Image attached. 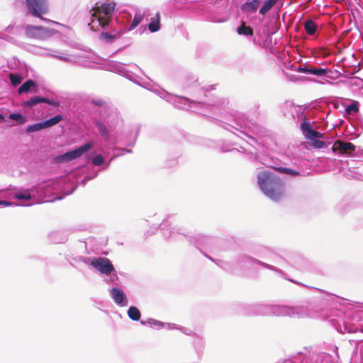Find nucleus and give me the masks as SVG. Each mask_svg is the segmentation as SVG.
<instances>
[{
  "mask_svg": "<svg viewBox=\"0 0 363 363\" xmlns=\"http://www.w3.org/2000/svg\"><path fill=\"white\" fill-rule=\"evenodd\" d=\"M92 267L106 276L115 272V267L112 262L104 257H94Z\"/></svg>",
  "mask_w": 363,
  "mask_h": 363,
  "instance_id": "a211bd4d",
  "label": "nucleus"
},
{
  "mask_svg": "<svg viewBox=\"0 0 363 363\" xmlns=\"http://www.w3.org/2000/svg\"><path fill=\"white\" fill-rule=\"evenodd\" d=\"M192 9L196 11V12H199L202 13L204 10L203 1L199 4H195L192 5Z\"/></svg>",
  "mask_w": 363,
  "mask_h": 363,
  "instance_id": "49530a36",
  "label": "nucleus"
},
{
  "mask_svg": "<svg viewBox=\"0 0 363 363\" xmlns=\"http://www.w3.org/2000/svg\"><path fill=\"white\" fill-rule=\"evenodd\" d=\"M243 313L248 316L258 315V303L247 304L243 307Z\"/></svg>",
  "mask_w": 363,
  "mask_h": 363,
  "instance_id": "7c9ffc66",
  "label": "nucleus"
},
{
  "mask_svg": "<svg viewBox=\"0 0 363 363\" xmlns=\"http://www.w3.org/2000/svg\"><path fill=\"white\" fill-rule=\"evenodd\" d=\"M157 230V228L155 226L150 227L149 230H147V234L148 235H151L152 234L155 233V232Z\"/></svg>",
  "mask_w": 363,
  "mask_h": 363,
  "instance_id": "4d7b16f0",
  "label": "nucleus"
},
{
  "mask_svg": "<svg viewBox=\"0 0 363 363\" xmlns=\"http://www.w3.org/2000/svg\"><path fill=\"white\" fill-rule=\"evenodd\" d=\"M206 258H208V259H210L212 262H215V263L218 267H220V268H222L223 269H224L225 271L230 272L233 269V265L226 261L221 260V259L214 260L212 257H211L210 256H208L207 255H206Z\"/></svg>",
  "mask_w": 363,
  "mask_h": 363,
  "instance_id": "473e14b6",
  "label": "nucleus"
},
{
  "mask_svg": "<svg viewBox=\"0 0 363 363\" xmlns=\"http://www.w3.org/2000/svg\"><path fill=\"white\" fill-rule=\"evenodd\" d=\"M201 341V338H198V337H196L194 341H193V343L194 345V346L198 348L199 346H200V342Z\"/></svg>",
  "mask_w": 363,
  "mask_h": 363,
  "instance_id": "052dcab7",
  "label": "nucleus"
},
{
  "mask_svg": "<svg viewBox=\"0 0 363 363\" xmlns=\"http://www.w3.org/2000/svg\"><path fill=\"white\" fill-rule=\"evenodd\" d=\"M38 89L36 82L32 79H26L19 87V94H28L35 92Z\"/></svg>",
  "mask_w": 363,
  "mask_h": 363,
  "instance_id": "5701e85b",
  "label": "nucleus"
},
{
  "mask_svg": "<svg viewBox=\"0 0 363 363\" xmlns=\"http://www.w3.org/2000/svg\"><path fill=\"white\" fill-rule=\"evenodd\" d=\"M23 28V26H15L13 23H11L7 27L5 28L4 31L11 34V35H17Z\"/></svg>",
  "mask_w": 363,
  "mask_h": 363,
  "instance_id": "4c0bfd02",
  "label": "nucleus"
},
{
  "mask_svg": "<svg viewBox=\"0 0 363 363\" xmlns=\"http://www.w3.org/2000/svg\"><path fill=\"white\" fill-rule=\"evenodd\" d=\"M182 333H184L185 335H191L192 333V331L189 329V328H184V327H182V326H179V329Z\"/></svg>",
  "mask_w": 363,
  "mask_h": 363,
  "instance_id": "5fc2aeb1",
  "label": "nucleus"
},
{
  "mask_svg": "<svg viewBox=\"0 0 363 363\" xmlns=\"http://www.w3.org/2000/svg\"><path fill=\"white\" fill-rule=\"evenodd\" d=\"M298 111H301V107H298Z\"/></svg>",
  "mask_w": 363,
  "mask_h": 363,
  "instance_id": "774afa93",
  "label": "nucleus"
},
{
  "mask_svg": "<svg viewBox=\"0 0 363 363\" xmlns=\"http://www.w3.org/2000/svg\"><path fill=\"white\" fill-rule=\"evenodd\" d=\"M24 29L26 36L29 38L44 40L60 33L58 30L54 28L30 24L26 25Z\"/></svg>",
  "mask_w": 363,
  "mask_h": 363,
  "instance_id": "2eb2a0df",
  "label": "nucleus"
},
{
  "mask_svg": "<svg viewBox=\"0 0 363 363\" xmlns=\"http://www.w3.org/2000/svg\"><path fill=\"white\" fill-rule=\"evenodd\" d=\"M177 164L178 161L176 158L169 159L165 162V167L167 168H172L177 166Z\"/></svg>",
  "mask_w": 363,
  "mask_h": 363,
  "instance_id": "a18cd8bd",
  "label": "nucleus"
},
{
  "mask_svg": "<svg viewBox=\"0 0 363 363\" xmlns=\"http://www.w3.org/2000/svg\"><path fill=\"white\" fill-rule=\"evenodd\" d=\"M172 216H167V217L162 220L160 224L159 228L162 231L164 239L172 238L177 239V235L185 237L190 244L193 245L201 254L204 255V235L201 233H187L184 228H175L168 227L170 225L169 220L171 219Z\"/></svg>",
  "mask_w": 363,
  "mask_h": 363,
  "instance_id": "423d86ee",
  "label": "nucleus"
},
{
  "mask_svg": "<svg viewBox=\"0 0 363 363\" xmlns=\"http://www.w3.org/2000/svg\"><path fill=\"white\" fill-rule=\"evenodd\" d=\"M83 259V256H77L72 258V260L77 262H82V260Z\"/></svg>",
  "mask_w": 363,
  "mask_h": 363,
  "instance_id": "680f3d73",
  "label": "nucleus"
},
{
  "mask_svg": "<svg viewBox=\"0 0 363 363\" xmlns=\"http://www.w3.org/2000/svg\"><path fill=\"white\" fill-rule=\"evenodd\" d=\"M300 128L303 135L307 139L314 140L315 138H323V134L313 129L311 121L306 117H304L301 123Z\"/></svg>",
  "mask_w": 363,
  "mask_h": 363,
  "instance_id": "6ab92c4d",
  "label": "nucleus"
},
{
  "mask_svg": "<svg viewBox=\"0 0 363 363\" xmlns=\"http://www.w3.org/2000/svg\"><path fill=\"white\" fill-rule=\"evenodd\" d=\"M119 119L118 113L117 111H112L111 114H109L106 118H104L103 120L95 119L94 121V124L96 129L98 130L101 137L104 139L106 143L111 142V135L109 129L112 128V120Z\"/></svg>",
  "mask_w": 363,
  "mask_h": 363,
  "instance_id": "4468645a",
  "label": "nucleus"
},
{
  "mask_svg": "<svg viewBox=\"0 0 363 363\" xmlns=\"http://www.w3.org/2000/svg\"><path fill=\"white\" fill-rule=\"evenodd\" d=\"M95 145V142L93 140H89L82 144V145L75 147L74 148L67 150L62 154L56 155L52 159V162L55 164H63L71 162L77 159L93 149Z\"/></svg>",
  "mask_w": 363,
  "mask_h": 363,
  "instance_id": "9b49d317",
  "label": "nucleus"
},
{
  "mask_svg": "<svg viewBox=\"0 0 363 363\" xmlns=\"http://www.w3.org/2000/svg\"><path fill=\"white\" fill-rule=\"evenodd\" d=\"M281 172H284V173H286V174H291V175H297L298 174V172L294 170V169H289V168H281Z\"/></svg>",
  "mask_w": 363,
  "mask_h": 363,
  "instance_id": "603ef678",
  "label": "nucleus"
},
{
  "mask_svg": "<svg viewBox=\"0 0 363 363\" xmlns=\"http://www.w3.org/2000/svg\"><path fill=\"white\" fill-rule=\"evenodd\" d=\"M328 72L327 69L317 67L314 66H309V74H313L316 76H323L325 75Z\"/></svg>",
  "mask_w": 363,
  "mask_h": 363,
  "instance_id": "e433bc0d",
  "label": "nucleus"
},
{
  "mask_svg": "<svg viewBox=\"0 0 363 363\" xmlns=\"http://www.w3.org/2000/svg\"><path fill=\"white\" fill-rule=\"evenodd\" d=\"M157 230V228L155 226L150 227L149 230H147V234L148 235H151L152 234L155 233V232Z\"/></svg>",
  "mask_w": 363,
  "mask_h": 363,
  "instance_id": "13d9d810",
  "label": "nucleus"
},
{
  "mask_svg": "<svg viewBox=\"0 0 363 363\" xmlns=\"http://www.w3.org/2000/svg\"><path fill=\"white\" fill-rule=\"evenodd\" d=\"M223 128L245 140L255 148H256V145L259 144L251 133L258 136L262 135V129L259 125L240 117L234 119L232 123H225Z\"/></svg>",
  "mask_w": 363,
  "mask_h": 363,
  "instance_id": "7ed1b4c3",
  "label": "nucleus"
},
{
  "mask_svg": "<svg viewBox=\"0 0 363 363\" xmlns=\"http://www.w3.org/2000/svg\"><path fill=\"white\" fill-rule=\"evenodd\" d=\"M127 315L128 318L133 320V321H140V318H141V313L140 311L138 309V307L135 306H130L128 311H127Z\"/></svg>",
  "mask_w": 363,
  "mask_h": 363,
  "instance_id": "c85d7f7f",
  "label": "nucleus"
},
{
  "mask_svg": "<svg viewBox=\"0 0 363 363\" xmlns=\"http://www.w3.org/2000/svg\"><path fill=\"white\" fill-rule=\"evenodd\" d=\"M296 71H297L298 72H301V73L309 74V66L308 67H306V66H298L296 69Z\"/></svg>",
  "mask_w": 363,
  "mask_h": 363,
  "instance_id": "3c124183",
  "label": "nucleus"
},
{
  "mask_svg": "<svg viewBox=\"0 0 363 363\" xmlns=\"http://www.w3.org/2000/svg\"><path fill=\"white\" fill-rule=\"evenodd\" d=\"M45 129L46 128L45 127L43 121H40L35 123L28 125L25 128L23 133L28 135L31 133H37Z\"/></svg>",
  "mask_w": 363,
  "mask_h": 363,
  "instance_id": "393cba45",
  "label": "nucleus"
},
{
  "mask_svg": "<svg viewBox=\"0 0 363 363\" xmlns=\"http://www.w3.org/2000/svg\"><path fill=\"white\" fill-rule=\"evenodd\" d=\"M143 13L135 6H118L111 23L116 27H121L125 33L135 28L143 21Z\"/></svg>",
  "mask_w": 363,
  "mask_h": 363,
  "instance_id": "20e7f679",
  "label": "nucleus"
},
{
  "mask_svg": "<svg viewBox=\"0 0 363 363\" xmlns=\"http://www.w3.org/2000/svg\"><path fill=\"white\" fill-rule=\"evenodd\" d=\"M197 53H198V56H199V57H201V56H200V55H201V54L199 53V50L197 51Z\"/></svg>",
  "mask_w": 363,
  "mask_h": 363,
  "instance_id": "338daca9",
  "label": "nucleus"
},
{
  "mask_svg": "<svg viewBox=\"0 0 363 363\" xmlns=\"http://www.w3.org/2000/svg\"><path fill=\"white\" fill-rule=\"evenodd\" d=\"M356 147L351 143L337 140L333 146V150L339 151L340 154L350 155L355 151Z\"/></svg>",
  "mask_w": 363,
  "mask_h": 363,
  "instance_id": "4be33fe9",
  "label": "nucleus"
},
{
  "mask_svg": "<svg viewBox=\"0 0 363 363\" xmlns=\"http://www.w3.org/2000/svg\"><path fill=\"white\" fill-rule=\"evenodd\" d=\"M116 4L114 1L103 3L99 8L91 12L92 23H97L101 28H107L108 23H111L116 11Z\"/></svg>",
  "mask_w": 363,
  "mask_h": 363,
  "instance_id": "1a4fd4ad",
  "label": "nucleus"
},
{
  "mask_svg": "<svg viewBox=\"0 0 363 363\" xmlns=\"http://www.w3.org/2000/svg\"><path fill=\"white\" fill-rule=\"evenodd\" d=\"M219 101H213L212 103L211 102H208V105H211V106H215V105H218L219 104ZM207 104V102L206 101V105Z\"/></svg>",
  "mask_w": 363,
  "mask_h": 363,
  "instance_id": "0e129e2a",
  "label": "nucleus"
},
{
  "mask_svg": "<svg viewBox=\"0 0 363 363\" xmlns=\"http://www.w3.org/2000/svg\"><path fill=\"white\" fill-rule=\"evenodd\" d=\"M99 173V170H97L94 167H89L87 172L84 175V178L80 181V184L85 186L88 181L96 178Z\"/></svg>",
  "mask_w": 363,
  "mask_h": 363,
  "instance_id": "bb28decb",
  "label": "nucleus"
},
{
  "mask_svg": "<svg viewBox=\"0 0 363 363\" xmlns=\"http://www.w3.org/2000/svg\"><path fill=\"white\" fill-rule=\"evenodd\" d=\"M257 313L260 316H289L298 318L309 315L308 308L303 306H289L266 303H258Z\"/></svg>",
  "mask_w": 363,
  "mask_h": 363,
  "instance_id": "39448f33",
  "label": "nucleus"
},
{
  "mask_svg": "<svg viewBox=\"0 0 363 363\" xmlns=\"http://www.w3.org/2000/svg\"><path fill=\"white\" fill-rule=\"evenodd\" d=\"M255 254L260 258L266 259L269 262H270L271 258H273L275 256V252H274L272 249L264 246L258 247L255 250Z\"/></svg>",
  "mask_w": 363,
  "mask_h": 363,
  "instance_id": "b1692460",
  "label": "nucleus"
},
{
  "mask_svg": "<svg viewBox=\"0 0 363 363\" xmlns=\"http://www.w3.org/2000/svg\"><path fill=\"white\" fill-rule=\"evenodd\" d=\"M147 27L150 33H155L160 30L161 23L160 12H157L155 17L150 18Z\"/></svg>",
  "mask_w": 363,
  "mask_h": 363,
  "instance_id": "a878e982",
  "label": "nucleus"
},
{
  "mask_svg": "<svg viewBox=\"0 0 363 363\" xmlns=\"http://www.w3.org/2000/svg\"><path fill=\"white\" fill-rule=\"evenodd\" d=\"M179 325H177L174 323H167V328L169 330H172V329H177L178 330L179 329Z\"/></svg>",
  "mask_w": 363,
  "mask_h": 363,
  "instance_id": "bf43d9fd",
  "label": "nucleus"
},
{
  "mask_svg": "<svg viewBox=\"0 0 363 363\" xmlns=\"http://www.w3.org/2000/svg\"><path fill=\"white\" fill-rule=\"evenodd\" d=\"M359 111V104L357 101H353L352 104L345 107V113L347 114H352L357 113Z\"/></svg>",
  "mask_w": 363,
  "mask_h": 363,
  "instance_id": "58836bf2",
  "label": "nucleus"
},
{
  "mask_svg": "<svg viewBox=\"0 0 363 363\" xmlns=\"http://www.w3.org/2000/svg\"><path fill=\"white\" fill-rule=\"evenodd\" d=\"M118 276L117 274L116 270L115 269V272H113L108 274V276H106V277L104 278V281L108 284H113L115 286H117L118 284Z\"/></svg>",
  "mask_w": 363,
  "mask_h": 363,
  "instance_id": "f704fd0d",
  "label": "nucleus"
},
{
  "mask_svg": "<svg viewBox=\"0 0 363 363\" xmlns=\"http://www.w3.org/2000/svg\"><path fill=\"white\" fill-rule=\"evenodd\" d=\"M104 69L108 72L121 75L140 86L144 87L143 84L140 82L142 78L135 74L133 72L128 70L123 63L118 61L109 60L104 65Z\"/></svg>",
  "mask_w": 363,
  "mask_h": 363,
  "instance_id": "ddd939ff",
  "label": "nucleus"
},
{
  "mask_svg": "<svg viewBox=\"0 0 363 363\" xmlns=\"http://www.w3.org/2000/svg\"><path fill=\"white\" fill-rule=\"evenodd\" d=\"M303 26L306 32L309 35H313L318 28V26L312 19H308L304 21Z\"/></svg>",
  "mask_w": 363,
  "mask_h": 363,
  "instance_id": "cd10ccee",
  "label": "nucleus"
},
{
  "mask_svg": "<svg viewBox=\"0 0 363 363\" xmlns=\"http://www.w3.org/2000/svg\"><path fill=\"white\" fill-rule=\"evenodd\" d=\"M43 123H44V125H45V127L46 129L57 124L52 116L48 119L43 120Z\"/></svg>",
  "mask_w": 363,
  "mask_h": 363,
  "instance_id": "79ce46f5",
  "label": "nucleus"
},
{
  "mask_svg": "<svg viewBox=\"0 0 363 363\" xmlns=\"http://www.w3.org/2000/svg\"><path fill=\"white\" fill-rule=\"evenodd\" d=\"M91 104L96 106L101 107L105 104V102L101 99H94L91 101Z\"/></svg>",
  "mask_w": 363,
  "mask_h": 363,
  "instance_id": "8fccbe9b",
  "label": "nucleus"
},
{
  "mask_svg": "<svg viewBox=\"0 0 363 363\" xmlns=\"http://www.w3.org/2000/svg\"><path fill=\"white\" fill-rule=\"evenodd\" d=\"M257 184L262 193L278 202L284 196V184L274 171L264 170L257 174Z\"/></svg>",
  "mask_w": 363,
  "mask_h": 363,
  "instance_id": "f03ea898",
  "label": "nucleus"
},
{
  "mask_svg": "<svg viewBox=\"0 0 363 363\" xmlns=\"http://www.w3.org/2000/svg\"><path fill=\"white\" fill-rule=\"evenodd\" d=\"M22 3L25 6L23 11L26 16L39 18L51 24L65 27L63 24L44 17L49 12L48 0H23Z\"/></svg>",
  "mask_w": 363,
  "mask_h": 363,
  "instance_id": "6e6552de",
  "label": "nucleus"
},
{
  "mask_svg": "<svg viewBox=\"0 0 363 363\" xmlns=\"http://www.w3.org/2000/svg\"><path fill=\"white\" fill-rule=\"evenodd\" d=\"M158 95L165 101L171 102L174 95H172L165 90H161L159 91Z\"/></svg>",
  "mask_w": 363,
  "mask_h": 363,
  "instance_id": "a19ab883",
  "label": "nucleus"
},
{
  "mask_svg": "<svg viewBox=\"0 0 363 363\" xmlns=\"http://www.w3.org/2000/svg\"><path fill=\"white\" fill-rule=\"evenodd\" d=\"M140 324L143 325H148L150 328L155 329L163 328L165 325L164 323L152 318H147V320H140Z\"/></svg>",
  "mask_w": 363,
  "mask_h": 363,
  "instance_id": "c756f323",
  "label": "nucleus"
},
{
  "mask_svg": "<svg viewBox=\"0 0 363 363\" xmlns=\"http://www.w3.org/2000/svg\"><path fill=\"white\" fill-rule=\"evenodd\" d=\"M318 138H315L313 140V146L315 148L321 149L323 148L325 146V142L317 140Z\"/></svg>",
  "mask_w": 363,
  "mask_h": 363,
  "instance_id": "37998d69",
  "label": "nucleus"
},
{
  "mask_svg": "<svg viewBox=\"0 0 363 363\" xmlns=\"http://www.w3.org/2000/svg\"><path fill=\"white\" fill-rule=\"evenodd\" d=\"M102 29L99 38L106 43H111L117 38H119L125 33L121 27H116L111 23H108L107 28H101Z\"/></svg>",
  "mask_w": 363,
  "mask_h": 363,
  "instance_id": "f3484780",
  "label": "nucleus"
},
{
  "mask_svg": "<svg viewBox=\"0 0 363 363\" xmlns=\"http://www.w3.org/2000/svg\"><path fill=\"white\" fill-rule=\"evenodd\" d=\"M33 194V191L18 189L13 185H9L7 188L0 189V196L16 199L21 201V202L16 203L11 201H0V208L11 206H30L35 203H39L31 201Z\"/></svg>",
  "mask_w": 363,
  "mask_h": 363,
  "instance_id": "0eeeda50",
  "label": "nucleus"
},
{
  "mask_svg": "<svg viewBox=\"0 0 363 363\" xmlns=\"http://www.w3.org/2000/svg\"><path fill=\"white\" fill-rule=\"evenodd\" d=\"M40 103H43V96L35 95L27 101H25L23 103V107H33Z\"/></svg>",
  "mask_w": 363,
  "mask_h": 363,
  "instance_id": "72a5a7b5",
  "label": "nucleus"
},
{
  "mask_svg": "<svg viewBox=\"0 0 363 363\" xmlns=\"http://www.w3.org/2000/svg\"><path fill=\"white\" fill-rule=\"evenodd\" d=\"M0 39H2L9 43H13L14 41V38L13 37L1 32H0Z\"/></svg>",
  "mask_w": 363,
  "mask_h": 363,
  "instance_id": "de8ad7c7",
  "label": "nucleus"
},
{
  "mask_svg": "<svg viewBox=\"0 0 363 363\" xmlns=\"http://www.w3.org/2000/svg\"><path fill=\"white\" fill-rule=\"evenodd\" d=\"M270 262L274 264H270L264 262H262L259 259H257L252 257H250L247 255H240L237 261V264L240 266H244L247 264H252L254 263H256L259 265H261L267 269H269L272 271L275 272L276 273L280 274L281 276L284 275L283 272L279 269L275 265L279 266V267H284V265L286 264V261L281 257L280 255L277 254L275 252V256L273 258H271Z\"/></svg>",
  "mask_w": 363,
  "mask_h": 363,
  "instance_id": "9d476101",
  "label": "nucleus"
},
{
  "mask_svg": "<svg viewBox=\"0 0 363 363\" xmlns=\"http://www.w3.org/2000/svg\"><path fill=\"white\" fill-rule=\"evenodd\" d=\"M26 75H23L20 72H15L9 75V80L12 86H16L21 84Z\"/></svg>",
  "mask_w": 363,
  "mask_h": 363,
  "instance_id": "2f4dec72",
  "label": "nucleus"
},
{
  "mask_svg": "<svg viewBox=\"0 0 363 363\" xmlns=\"http://www.w3.org/2000/svg\"><path fill=\"white\" fill-rule=\"evenodd\" d=\"M93 259H94V257L83 256V259L82 260V262H83L84 264H85L86 265H91L92 267Z\"/></svg>",
  "mask_w": 363,
  "mask_h": 363,
  "instance_id": "864d4df0",
  "label": "nucleus"
},
{
  "mask_svg": "<svg viewBox=\"0 0 363 363\" xmlns=\"http://www.w3.org/2000/svg\"><path fill=\"white\" fill-rule=\"evenodd\" d=\"M53 118L55 120L56 123H58L60 121L64 120V116L62 114L58 113L52 116Z\"/></svg>",
  "mask_w": 363,
  "mask_h": 363,
  "instance_id": "6e6d98bb",
  "label": "nucleus"
},
{
  "mask_svg": "<svg viewBox=\"0 0 363 363\" xmlns=\"http://www.w3.org/2000/svg\"><path fill=\"white\" fill-rule=\"evenodd\" d=\"M133 66L136 67V68H138V69H140V67L137 65H135V64H133Z\"/></svg>",
  "mask_w": 363,
  "mask_h": 363,
  "instance_id": "69168bd1",
  "label": "nucleus"
},
{
  "mask_svg": "<svg viewBox=\"0 0 363 363\" xmlns=\"http://www.w3.org/2000/svg\"><path fill=\"white\" fill-rule=\"evenodd\" d=\"M29 121V116L18 110L11 111L4 107L0 108V124L6 123L8 127L24 125Z\"/></svg>",
  "mask_w": 363,
  "mask_h": 363,
  "instance_id": "f8f14e48",
  "label": "nucleus"
},
{
  "mask_svg": "<svg viewBox=\"0 0 363 363\" xmlns=\"http://www.w3.org/2000/svg\"><path fill=\"white\" fill-rule=\"evenodd\" d=\"M237 32L238 34L245 36L252 35L253 33L252 29L250 26H245L244 23L237 28Z\"/></svg>",
  "mask_w": 363,
  "mask_h": 363,
  "instance_id": "c9c22d12",
  "label": "nucleus"
},
{
  "mask_svg": "<svg viewBox=\"0 0 363 363\" xmlns=\"http://www.w3.org/2000/svg\"><path fill=\"white\" fill-rule=\"evenodd\" d=\"M110 296L115 303L121 307L128 306V301L126 294L119 287H111L109 289Z\"/></svg>",
  "mask_w": 363,
  "mask_h": 363,
  "instance_id": "aec40b11",
  "label": "nucleus"
},
{
  "mask_svg": "<svg viewBox=\"0 0 363 363\" xmlns=\"http://www.w3.org/2000/svg\"><path fill=\"white\" fill-rule=\"evenodd\" d=\"M77 189V185H74L72 189L69 191L67 192V195H69V194H72L74 191L75 189Z\"/></svg>",
  "mask_w": 363,
  "mask_h": 363,
  "instance_id": "e2e57ef3",
  "label": "nucleus"
},
{
  "mask_svg": "<svg viewBox=\"0 0 363 363\" xmlns=\"http://www.w3.org/2000/svg\"><path fill=\"white\" fill-rule=\"evenodd\" d=\"M70 234L71 230L69 229L57 230L50 233L48 238L54 244L65 243L68 240Z\"/></svg>",
  "mask_w": 363,
  "mask_h": 363,
  "instance_id": "412c9836",
  "label": "nucleus"
},
{
  "mask_svg": "<svg viewBox=\"0 0 363 363\" xmlns=\"http://www.w3.org/2000/svg\"><path fill=\"white\" fill-rule=\"evenodd\" d=\"M178 109L190 110L191 112L201 114L204 103L191 101L184 96H174L171 102Z\"/></svg>",
  "mask_w": 363,
  "mask_h": 363,
  "instance_id": "dca6fc26",
  "label": "nucleus"
},
{
  "mask_svg": "<svg viewBox=\"0 0 363 363\" xmlns=\"http://www.w3.org/2000/svg\"><path fill=\"white\" fill-rule=\"evenodd\" d=\"M50 55L52 56L53 57H55V58L60 60L63 62L71 61V59L68 56H65V55H54V54H51Z\"/></svg>",
  "mask_w": 363,
  "mask_h": 363,
  "instance_id": "09e8293b",
  "label": "nucleus"
},
{
  "mask_svg": "<svg viewBox=\"0 0 363 363\" xmlns=\"http://www.w3.org/2000/svg\"><path fill=\"white\" fill-rule=\"evenodd\" d=\"M43 103H45L48 105L55 106L59 105V102L57 101L45 96H43Z\"/></svg>",
  "mask_w": 363,
  "mask_h": 363,
  "instance_id": "c03bdc74",
  "label": "nucleus"
},
{
  "mask_svg": "<svg viewBox=\"0 0 363 363\" xmlns=\"http://www.w3.org/2000/svg\"><path fill=\"white\" fill-rule=\"evenodd\" d=\"M259 5V0H252L250 2H246L244 4V6L246 7L249 11H256Z\"/></svg>",
  "mask_w": 363,
  "mask_h": 363,
  "instance_id": "ea45409f",
  "label": "nucleus"
},
{
  "mask_svg": "<svg viewBox=\"0 0 363 363\" xmlns=\"http://www.w3.org/2000/svg\"><path fill=\"white\" fill-rule=\"evenodd\" d=\"M139 132L140 127H137L135 130H130L119 138L117 140V143L125 147H114L113 150V156L109 161H106V157L101 154L92 152L89 156L92 165L91 167H94L97 170H99L100 172L101 171L107 169L113 159L122 156L125 153L132 152L131 149H128L126 147H133L135 145Z\"/></svg>",
  "mask_w": 363,
  "mask_h": 363,
  "instance_id": "f257e3e1",
  "label": "nucleus"
}]
</instances>
